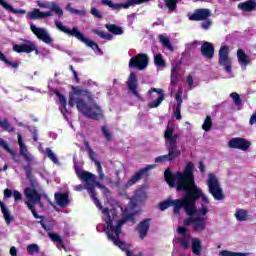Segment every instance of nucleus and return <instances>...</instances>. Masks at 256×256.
I'll list each match as a JSON object with an SVG mask.
<instances>
[{
  "mask_svg": "<svg viewBox=\"0 0 256 256\" xmlns=\"http://www.w3.org/2000/svg\"><path fill=\"white\" fill-rule=\"evenodd\" d=\"M171 207V199L165 200L159 204L160 211H165Z\"/></svg>",
  "mask_w": 256,
  "mask_h": 256,
  "instance_id": "nucleus-54",
  "label": "nucleus"
},
{
  "mask_svg": "<svg viewBox=\"0 0 256 256\" xmlns=\"http://www.w3.org/2000/svg\"><path fill=\"white\" fill-rule=\"evenodd\" d=\"M179 155H181V151L168 149V154L156 157L155 163H167L169 161H173V159H177Z\"/></svg>",
  "mask_w": 256,
  "mask_h": 256,
  "instance_id": "nucleus-23",
  "label": "nucleus"
},
{
  "mask_svg": "<svg viewBox=\"0 0 256 256\" xmlns=\"http://www.w3.org/2000/svg\"><path fill=\"white\" fill-rule=\"evenodd\" d=\"M38 7L40 9H49L50 11H53L55 15H58V17H63V9L57 4L55 1H46V2H41L37 1L36 2Z\"/></svg>",
  "mask_w": 256,
  "mask_h": 256,
  "instance_id": "nucleus-18",
  "label": "nucleus"
},
{
  "mask_svg": "<svg viewBox=\"0 0 256 256\" xmlns=\"http://www.w3.org/2000/svg\"><path fill=\"white\" fill-rule=\"evenodd\" d=\"M28 19H47V17H53L52 11L42 12L38 8H34L33 11L28 12L27 16Z\"/></svg>",
  "mask_w": 256,
  "mask_h": 256,
  "instance_id": "nucleus-24",
  "label": "nucleus"
},
{
  "mask_svg": "<svg viewBox=\"0 0 256 256\" xmlns=\"http://www.w3.org/2000/svg\"><path fill=\"white\" fill-rule=\"evenodd\" d=\"M39 223L43 227L44 231H52L53 230V221L41 220Z\"/></svg>",
  "mask_w": 256,
  "mask_h": 256,
  "instance_id": "nucleus-51",
  "label": "nucleus"
},
{
  "mask_svg": "<svg viewBox=\"0 0 256 256\" xmlns=\"http://www.w3.org/2000/svg\"><path fill=\"white\" fill-rule=\"evenodd\" d=\"M155 167H157V165L150 164L146 166L144 169L140 170V172H142V175H143V173H147V171H151V169H155Z\"/></svg>",
  "mask_w": 256,
  "mask_h": 256,
  "instance_id": "nucleus-63",
  "label": "nucleus"
},
{
  "mask_svg": "<svg viewBox=\"0 0 256 256\" xmlns=\"http://www.w3.org/2000/svg\"><path fill=\"white\" fill-rule=\"evenodd\" d=\"M54 93H55L56 97L59 98V103H60L59 109H60L62 115L65 117V119H67V113H68L67 100H65V96H63L61 93H59V91L56 90Z\"/></svg>",
  "mask_w": 256,
  "mask_h": 256,
  "instance_id": "nucleus-30",
  "label": "nucleus"
},
{
  "mask_svg": "<svg viewBox=\"0 0 256 256\" xmlns=\"http://www.w3.org/2000/svg\"><path fill=\"white\" fill-rule=\"evenodd\" d=\"M238 9L243 11L244 13H251V11L256 10V1L255 0H247L245 2L238 4Z\"/></svg>",
  "mask_w": 256,
  "mask_h": 256,
  "instance_id": "nucleus-25",
  "label": "nucleus"
},
{
  "mask_svg": "<svg viewBox=\"0 0 256 256\" xmlns=\"http://www.w3.org/2000/svg\"><path fill=\"white\" fill-rule=\"evenodd\" d=\"M143 177V172H136L126 183L122 184L119 181L115 182L114 185L118 189H129V187H133L135 183L139 181Z\"/></svg>",
  "mask_w": 256,
  "mask_h": 256,
  "instance_id": "nucleus-20",
  "label": "nucleus"
},
{
  "mask_svg": "<svg viewBox=\"0 0 256 256\" xmlns=\"http://www.w3.org/2000/svg\"><path fill=\"white\" fill-rule=\"evenodd\" d=\"M164 138L167 149H170V151H179V149H177V139H179V135L175 133V126L172 123H168L164 132Z\"/></svg>",
  "mask_w": 256,
  "mask_h": 256,
  "instance_id": "nucleus-12",
  "label": "nucleus"
},
{
  "mask_svg": "<svg viewBox=\"0 0 256 256\" xmlns=\"http://www.w3.org/2000/svg\"><path fill=\"white\" fill-rule=\"evenodd\" d=\"M193 164L189 162L183 172H171V169H166L164 179L169 187H175L177 191H185L190 195L192 208H195V201L201 197L203 203L209 205V196L203 193V190L195 184V174H193Z\"/></svg>",
  "mask_w": 256,
  "mask_h": 256,
  "instance_id": "nucleus-2",
  "label": "nucleus"
},
{
  "mask_svg": "<svg viewBox=\"0 0 256 256\" xmlns=\"http://www.w3.org/2000/svg\"><path fill=\"white\" fill-rule=\"evenodd\" d=\"M211 127H213V121L211 120V116H207L202 125L203 131H211Z\"/></svg>",
  "mask_w": 256,
  "mask_h": 256,
  "instance_id": "nucleus-48",
  "label": "nucleus"
},
{
  "mask_svg": "<svg viewBox=\"0 0 256 256\" xmlns=\"http://www.w3.org/2000/svg\"><path fill=\"white\" fill-rule=\"evenodd\" d=\"M18 145L20 147V155L23 157L24 161H26L27 165L32 166L37 164V158L27 150V146L25 145V142H23L21 134H18Z\"/></svg>",
  "mask_w": 256,
  "mask_h": 256,
  "instance_id": "nucleus-13",
  "label": "nucleus"
},
{
  "mask_svg": "<svg viewBox=\"0 0 256 256\" xmlns=\"http://www.w3.org/2000/svg\"><path fill=\"white\" fill-rule=\"evenodd\" d=\"M89 157L92 161H94L96 165V169H97L100 181H104L105 173L103 172V167H101V163L95 159V152H93V150L89 151Z\"/></svg>",
  "mask_w": 256,
  "mask_h": 256,
  "instance_id": "nucleus-32",
  "label": "nucleus"
},
{
  "mask_svg": "<svg viewBox=\"0 0 256 256\" xmlns=\"http://www.w3.org/2000/svg\"><path fill=\"white\" fill-rule=\"evenodd\" d=\"M0 5L6 9V11H10L11 13H14V15H25L27 11L24 9H15L13 6H11L7 1L5 0H0Z\"/></svg>",
  "mask_w": 256,
  "mask_h": 256,
  "instance_id": "nucleus-34",
  "label": "nucleus"
},
{
  "mask_svg": "<svg viewBox=\"0 0 256 256\" xmlns=\"http://www.w3.org/2000/svg\"><path fill=\"white\" fill-rule=\"evenodd\" d=\"M137 19V14L132 13L127 16L128 25L131 27L133 23H135V20Z\"/></svg>",
  "mask_w": 256,
  "mask_h": 256,
  "instance_id": "nucleus-55",
  "label": "nucleus"
},
{
  "mask_svg": "<svg viewBox=\"0 0 256 256\" xmlns=\"http://www.w3.org/2000/svg\"><path fill=\"white\" fill-rule=\"evenodd\" d=\"M90 13L97 19H101L103 17V14H101V12L99 10H97L96 8H91Z\"/></svg>",
  "mask_w": 256,
  "mask_h": 256,
  "instance_id": "nucleus-56",
  "label": "nucleus"
},
{
  "mask_svg": "<svg viewBox=\"0 0 256 256\" xmlns=\"http://www.w3.org/2000/svg\"><path fill=\"white\" fill-rule=\"evenodd\" d=\"M177 81H178L177 67L173 66L171 69V83L169 87V90L171 91V93L175 91V86L177 85Z\"/></svg>",
  "mask_w": 256,
  "mask_h": 256,
  "instance_id": "nucleus-37",
  "label": "nucleus"
},
{
  "mask_svg": "<svg viewBox=\"0 0 256 256\" xmlns=\"http://www.w3.org/2000/svg\"><path fill=\"white\" fill-rule=\"evenodd\" d=\"M0 209L2 211V215L4 217L6 224L11 225V221H13V215H11V212L9 211V208H7V205H5V203H3L1 200Z\"/></svg>",
  "mask_w": 256,
  "mask_h": 256,
  "instance_id": "nucleus-33",
  "label": "nucleus"
},
{
  "mask_svg": "<svg viewBox=\"0 0 256 256\" xmlns=\"http://www.w3.org/2000/svg\"><path fill=\"white\" fill-rule=\"evenodd\" d=\"M13 197H14V201H21L23 199V195L21 194V192L17 190L13 192Z\"/></svg>",
  "mask_w": 256,
  "mask_h": 256,
  "instance_id": "nucleus-60",
  "label": "nucleus"
},
{
  "mask_svg": "<svg viewBox=\"0 0 256 256\" xmlns=\"http://www.w3.org/2000/svg\"><path fill=\"white\" fill-rule=\"evenodd\" d=\"M68 105L70 107L76 106L77 111L88 119H94L95 121L103 119V108L97 104L89 91L81 87H72Z\"/></svg>",
  "mask_w": 256,
  "mask_h": 256,
  "instance_id": "nucleus-3",
  "label": "nucleus"
},
{
  "mask_svg": "<svg viewBox=\"0 0 256 256\" xmlns=\"http://www.w3.org/2000/svg\"><path fill=\"white\" fill-rule=\"evenodd\" d=\"M154 63L156 67H165V60H163V56L161 54L154 55Z\"/></svg>",
  "mask_w": 256,
  "mask_h": 256,
  "instance_id": "nucleus-50",
  "label": "nucleus"
},
{
  "mask_svg": "<svg viewBox=\"0 0 256 256\" xmlns=\"http://www.w3.org/2000/svg\"><path fill=\"white\" fill-rule=\"evenodd\" d=\"M0 127L4 131H8V133H13L15 131V128L11 126V123L7 119L0 120Z\"/></svg>",
  "mask_w": 256,
  "mask_h": 256,
  "instance_id": "nucleus-40",
  "label": "nucleus"
},
{
  "mask_svg": "<svg viewBox=\"0 0 256 256\" xmlns=\"http://www.w3.org/2000/svg\"><path fill=\"white\" fill-rule=\"evenodd\" d=\"M48 235L54 243H59L58 249H65V245H63V240L61 239V236H59L58 234H53L51 232H48Z\"/></svg>",
  "mask_w": 256,
  "mask_h": 256,
  "instance_id": "nucleus-39",
  "label": "nucleus"
},
{
  "mask_svg": "<svg viewBox=\"0 0 256 256\" xmlns=\"http://www.w3.org/2000/svg\"><path fill=\"white\" fill-rule=\"evenodd\" d=\"M22 46L24 48V53H33V51H35V43L29 40H25Z\"/></svg>",
  "mask_w": 256,
  "mask_h": 256,
  "instance_id": "nucleus-45",
  "label": "nucleus"
},
{
  "mask_svg": "<svg viewBox=\"0 0 256 256\" xmlns=\"http://www.w3.org/2000/svg\"><path fill=\"white\" fill-rule=\"evenodd\" d=\"M206 185L208 186L209 193L215 201H223V199H225V196L223 195V188H221V182H219V178H217L215 174H208Z\"/></svg>",
  "mask_w": 256,
  "mask_h": 256,
  "instance_id": "nucleus-9",
  "label": "nucleus"
},
{
  "mask_svg": "<svg viewBox=\"0 0 256 256\" xmlns=\"http://www.w3.org/2000/svg\"><path fill=\"white\" fill-rule=\"evenodd\" d=\"M8 153H10V155H11L12 159L15 161V163H19L21 161V159L19 158L17 153H15L13 150H10Z\"/></svg>",
  "mask_w": 256,
  "mask_h": 256,
  "instance_id": "nucleus-61",
  "label": "nucleus"
},
{
  "mask_svg": "<svg viewBox=\"0 0 256 256\" xmlns=\"http://www.w3.org/2000/svg\"><path fill=\"white\" fill-rule=\"evenodd\" d=\"M54 23L58 31H61L62 33L69 35V37H75L76 39H78V41H81V43H84L86 47H90V49L95 51L96 55H103V51H101V48H99V45H97V43L93 42L92 40H89L88 38H86L85 35H83L77 27H73L71 29L63 25V22L59 20H55Z\"/></svg>",
  "mask_w": 256,
  "mask_h": 256,
  "instance_id": "nucleus-5",
  "label": "nucleus"
},
{
  "mask_svg": "<svg viewBox=\"0 0 256 256\" xmlns=\"http://www.w3.org/2000/svg\"><path fill=\"white\" fill-rule=\"evenodd\" d=\"M0 61H4L6 65H8L9 67H13L14 69H17V67H19V64L17 62H11L7 60L5 54H3L2 52H0Z\"/></svg>",
  "mask_w": 256,
  "mask_h": 256,
  "instance_id": "nucleus-49",
  "label": "nucleus"
},
{
  "mask_svg": "<svg viewBox=\"0 0 256 256\" xmlns=\"http://www.w3.org/2000/svg\"><path fill=\"white\" fill-rule=\"evenodd\" d=\"M0 147H3V149H5V151H7L8 153L11 151L9 144H7V142L2 138H0Z\"/></svg>",
  "mask_w": 256,
  "mask_h": 256,
  "instance_id": "nucleus-57",
  "label": "nucleus"
},
{
  "mask_svg": "<svg viewBox=\"0 0 256 256\" xmlns=\"http://www.w3.org/2000/svg\"><path fill=\"white\" fill-rule=\"evenodd\" d=\"M237 58H238L239 64L241 65V68L246 69L247 65H249V57L247 56V54H245L243 50H238Z\"/></svg>",
  "mask_w": 256,
  "mask_h": 256,
  "instance_id": "nucleus-36",
  "label": "nucleus"
},
{
  "mask_svg": "<svg viewBox=\"0 0 256 256\" xmlns=\"http://www.w3.org/2000/svg\"><path fill=\"white\" fill-rule=\"evenodd\" d=\"M95 35H98V37H101V39H106L107 41H113V35L103 32L102 30L99 29H94L92 30Z\"/></svg>",
  "mask_w": 256,
  "mask_h": 256,
  "instance_id": "nucleus-41",
  "label": "nucleus"
},
{
  "mask_svg": "<svg viewBox=\"0 0 256 256\" xmlns=\"http://www.w3.org/2000/svg\"><path fill=\"white\" fill-rule=\"evenodd\" d=\"M28 209L31 211L33 217H35V219H41V216H39V214H37V211H35V206H30L28 207Z\"/></svg>",
  "mask_w": 256,
  "mask_h": 256,
  "instance_id": "nucleus-64",
  "label": "nucleus"
},
{
  "mask_svg": "<svg viewBox=\"0 0 256 256\" xmlns=\"http://www.w3.org/2000/svg\"><path fill=\"white\" fill-rule=\"evenodd\" d=\"M13 51L16 53H25V49L23 48V45L16 44L13 46Z\"/></svg>",
  "mask_w": 256,
  "mask_h": 256,
  "instance_id": "nucleus-58",
  "label": "nucleus"
},
{
  "mask_svg": "<svg viewBox=\"0 0 256 256\" xmlns=\"http://www.w3.org/2000/svg\"><path fill=\"white\" fill-rule=\"evenodd\" d=\"M230 98L232 99V101H234V105H236L237 107L241 105V96H239L237 92H232L230 94Z\"/></svg>",
  "mask_w": 256,
  "mask_h": 256,
  "instance_id": "nucleus-53",
  "label": "nucleus"
},
{
  "mask_svg": "<svg viewBox=\"0 0 256 256\" xmlns=\"http://www.w3.org/2000/svg\"><path fill=\"white\" fill-rule=\"evenodd\" d=\"M234 217L236 221L243 223L245 221H249L251 219V215L249 214V210L246 209H237L234 213Z\"/></svg>",
  "mask_w": 256,
  "mask_h": 256,
  "instance_id": "nucleus-26",
  "label": "nucleus"
},
{
  "mask_svg": "<svg viewBox=\"0 0 256 256\" xmlns=\"http://www.w3.org/2000/svg\"><path fill=\"white\" fill-rule=\"evenodd\" d=\"M219 65L227 74L228 79L234 77L233 59L229 57V47L227 46H222L219 50Z\"/></svg>",
  "mask_w": 256,
  "mask_h": 256,
  "instance_id": "nucleus-10",
  "label": "nucleus"
},
{
  "mask_svg": "<svg viewBox=\"0 0 256 256\" xmlns=\"http://www.w3.org/2000/svg\"><path fill=\"white\" fill-rule=\"evenodd\" d=\"M181 88H179L178 93L175 95L176 107L174 109L175 118L181 120V105L183 104V99L181 98Z\"/></svg>",
  "mask_w": 256,
  "mask_h": 256,
  "instance_id": "nucleus-29",
  "label": "nucleus"
},
{
  "mask_svg": "<svg viewBox=\"0 0 256 256\" xmlns=\"http://www.w3.org/2000/svg\"><path fill=\"white\" fill-rule=\"evenodd\" d=\"M102 134L106 141H111L113 139V134H111V130H109V127L102 126Z\"/></svg>",
  "mask_w": 256,
  "mask_h": 256,
  "instance_id": "nucleus-52",
  "label": "nucleus"
},
{
  "mask_svg": "<svg viewBox=\"0 0 256 256\" xmlns=\"http://www.w3.org/2000/svg\"><path fill=\"white\" fill-rule=\"evenodd\" d=\"M176 237L184 249H187V247L191 245L192 253H194V255H201V251H203V242L199 238H191V234L187 228L179 227Z\"/></svg>",
  "mask_w": 256,
  "mask_h": 256,
  "instance_id": "nucleus-7",
  "label": "nucleus"
},
{
  "mask_svg": "<svg viewBox=\"0 0 256 256\" xmlns=\"http://www.w3.org/2000/svg\"><path fill=\"white\" fill-rule=\"evenodd\" d=\"M164 3L167 9L171 13H174V11H177V3H179V0H164Z\"/></svg>",
  "mask_w": 256,
  "mask_h": 256,
  "instance_id": "nucleus-42",
  "label": "nucleus"
},
{
  "mask_svg": "<svg viewBox=\"0 0 256 256\" xmlns=\"http://www.w3.org/2000/svg\"><path fill=\"white\" fill-rule=\"evenodd\" d=\"M23 169L26 172L27 179H31V177H32V174H31L32 168H31V166L26 165V166L23 167Z\"/></svg>",
  "mask_w": 256,
  "mask_h": 256,
  "instance_id": "nucleus-59",
  "label": "nucleus"
},
{
  "mask_svg": "<svg viewBox=\"0 0 256 256\" xmlns=\"http://www.w3.org/2000/svg\"><path fill=\"white\" fill-rule=\"evenodd\" d=\"M211 25H213V22H211V20H206L204 22H202V29H210Z\"/></svg>",
  "mask_w": 256,
  "mask_h": 256,
  "instance_id": "nucleus-62",
  "label": "nucleus"
},
{
  "mask_svg": "<svg viewBox=\"0 0 256 256\" xmlns=\"http://www.w3.org/2000/svg\"><path fill=\"white\" fill-rule=\"evenodd\" d=\"M26 251L28 255H35V253H39L40 248L38 244L33 243L27 246Z\"/></svg>",
  "mask_w": 256,
  "mask_h": 256,
  "instance_id": "nucleus-47",
  "label": "nucleus"
},
{
  "mask_svg": "<svg viewBox=\"0 0 256 256\" xmlns=\"http://www.w3.org/2000/svg\"><path fill=\"white\" fill-rule=\"evenodd\" d=\"M219 256H249V253L243 252H231L229 250H222L218 254Z\"/></svg>",
  "mask_w": 256,
  "mask_h": 256,
  "instance_id": "nucleus-43",
  "label": "nucleus"
},
{
  "mask_svg": "<svg viewBox=\"0 0 256 256\" xmlns=\"http://www.w3.org/2000/svg\"><path fill=\"white\" fill-rule=\"evenodd\" d=\"M186 193L187 194L183 198L175 200L171 199V207H173V213H175V215H179L181 209H184L189 217L195 213V208L191 202V196L189 195V192Z\"/></svg>",
  "mask_w": 256,
  "mask_h": 256,
  "instance_id": "nucleus-8",
  "label": "nucleus"
},
{
  "mask_svg": "<svg viewBox=\"0 0 256 256\" xmlns=\"http://www.w3.org/2000/svg\"><path fill=\"white\" fill-rule=\"evenodd\" d=\"M149 1L151 0H128L125 3H114L112 0H101V3L112 11H121V9H129V7H135V5L149 3Z\"/></svg>",
  "mask_w": 256,
  "mask_h": 256,
  "instance_id": "nucleus-11",
  "label": "nucleus"
},
{
  "mask_svg": "<svg viewBox=\"0 0 256 256\" xmlns=\"http://www.w3.org/2000/svg\"><path fill=\"white\" fill-rule=\"evenodd\" d=\"M75 172L77 177L80 178V180L83 181V183H86L87 185L86 187L81 184L76 185L74 187L75 191H83V189H86L88 193H90V197L94 201V204L96 205V207H98V209H100L101 211H103V209H107L103 208V206L99 202V199H97V196L95 194V187L101 189L105 195L109 193V189L101 185V183L95 181V175L93 173L79 170L77 166H75Z\"/></svg>",
  "mask_w": 256,
  "mask_h": 256,
  "instance_id": "nucleus-4",
  "label": "nucleus"
},
{
  "mask_svg": "<svg viewBox=\"0 0 256 256\" xmlns=\"http://www.w3.org/2000/svg\"><path fill=\"white\" fill-rule=\"evenodd\" d=\"M106 29H108L110 33H113V35H123V33H125L122 27L115 24H106Z\"/></svg>",
  "mask_w": 256,
  "mask_h": 256,
  "instance_id": "nucleus-38",
  "label": "nucleus"
},
{
  "mask_svg": "<svg viewBox=\"0 0 256 256\" xmlns=\"http://www.w3.org/2000/svg\"><path fill=\"white\" fill-rule=\"evenodd\" d=\"M202 55L206 57V59H212L213 55L215 54V48L213 44L209 42H204L201 47Z\"/></svg>",
  "mask_w": 256,
  "mask_h": 256,
  "instance_id": "nucleus-27",
  "label": "nucleus"
},
{
  "mask_svg": "<svg viewBox=\"0 0 256 256\" xmlns=\"http://www.w3.org/2000/svg\"><path fill=\"white\" fill-rule=\"evenodd\" d=\"M207 213H209V208L205 205H201L200 208L194 209V213L184 220V225H192L196 233H202L207 229Z\"/></svg>",
  "mask_w": 256,
  "mask_h": 256,
  "instance_id": "nucleus-6",
  "label": "nucleus"
},
{
  "mask_svg": "<svg viewBox=\"0 0 256 256\" xmlns=\"http://www.w3.org/2000/svg\"><path fill=\"white\" fill-rule=\"evenodd\" d=\"M159 40L162 43V45L164 47H166V49H168V51H173V46L171 45V40H169V38H167V36L160 35Z\"/></svg>",
  "mask_w": 256,
  "mask_h": 256,
  "instance_id": "nucleus-44",
  "label": "nucleus"
},
{
  "mask_svg": "<svg viewBox=\"0 0 256 256\" xmlns=\"http://www.w3.org/2000/svg\"><path fill=\"white\" fill-rule=\"evenodd\" d=\"M127 86L132 95L136 97L137 101H144L143 96H141V94H139V90H137V76L135 75L134 72L130 73V76L127 81Z\"/></svg>",
  "mask_w": 256,
  "mask_h": 256,
  "instance_id": "nucleus-17",
  "label": "nucleus"
},
{
  "mask_svg": "<svg viewBox=\"0 0 256 256\" xmlns=\"http://www.w3.org/2000/svg\"><path fill=\"white\" fill-rule=\"evenodd\" d=\"M151 220L146 219L142 222H140L139 226H138V233H139V237L140 239H145V237H147V233L149 231V223Z\"/></svg>",
  "mask_w": 256,
  "mask_h": 256,
  "instance_id": "nucleus-31",
  "label": "nucleus"
},
{
  "mask_svg": "<svg viewBox=\"0 0 256 256\" xmlns=\"http://www.w3.org/2000/svg\"><path fill=\"white\" fill-rule=\"evenodd\" d=\"M55 199L59 207H67L71 201L69 200V194L67 193H56Z\"/></svg>",
  "mask_w": 256,
  "mask_h": 256,
  "instance_id": "nucleus-28",
  "label": "nucleus"
},
{
  "mask_svg": "<svg viewBox=\"0 0 256 256\" xmlns=\"http://www.w3.org/2000/svg\"><path fill=\"white\" fill-rule=\"evenodd\" d=\"M231 149H240L241 151H247L251 147V142L243 138H233L228 143Z\"/></svg>",
  "mask_w": 256,
  "mask_h": 256,
  "instance_id": "nucleus-19",
  "label": "nucleus"
},
{
  "mask_svg": "<svg viewBox=\"0 0 256 256\" xmlns=\"http://www.w3.org/2000/svg\"><path fill=\"white\" fill-rule=\"evenodd\" d=\"M149 65V56L147 54H138L135 57H132L129 61V67L143 71L147 69Z\"/></svg>",
  "mask_w": 256,
  "mask_h": 256,
  "instance_id": "nucleus-14",
  "label": "nucleus"
},
{
  "mask_svg": "<svg viewBox=\"0 0 256 256\" xmlns=\"http://www.w3.org/2000/svg\"><path fill=\"white\" fill-rule=\"evenodd\" d=\"M66 11H69V13H72V15H86V11L85 10H77L75 8H72L71 3H68L66 6Z\"/></svg>",
  "mask_w": 256,
  "mask_h": 256,
  "instance_id": "nucleus-46",
  "label": "nucleus"
},
{
  "mask_svg": "<svg viewBox=\"0 0 256 256\" xmlns=\"http://www.w3.org/2000/svg\"><path fill=\"white\" fill-rule=\"evenodd\" d=\"M151 93H157L158 98L156 100L151 101L148 105L150 109H155L165 101V94H163V90L159 88H152L148 91V95H151Z\"/></svg>",
  "mask_w": 256,
  "mask_h": 256,
  "instance_id": "nucleus-21",
  "label": "nucleus"
},
{
  "mask_svg": "<svg viewBox=\"0 0 256 256\" xmlns=\"http://www.w3.org/2000/svg\"><path fill=\"white\" fill-rule=\"evenodd\" d=\"M30 29L34 35L46 45H51L53 43V37L49 34V31L46 28L37 27L35 24L30 25Z\"/></svg>",
  "mask_w": 256,
  "mask_h": 256,
  "instance_id": "nucleus-15",
  "label": "nucleus"
},
{
  "mask_svg": "<svg viewBox=\"0 0 256 256\" xmlns=\"http://www.w3.org/2000/svg\"><path fill=\"white\" fill-rule=\"evenodd\" d=\"M24 196L28 201L25 202L27 207H35L37 203H41V194L37 193L34 188H26L24 190Z\"/></svg>",
  "mask_w": 256,
  "mask_h": 256,
  "instance_id": "nucleus-16",
  "label": "nucleus"
},
{
  "mask_svg": "<svg viewBox=\"0 0 256 256\" xmlns=\"http://www.w3.org/2000/svg\"><path fill=\"white\" fill-rule=\"evenodd\" d=\"M143 201H147V188L140 187L135 191L127 208L124 210L122 208V213L124 215L123 219L119 220L115 208L102 210V218L106 223L104 232L106 233L108 240L112 241V243H114L116 247H119L121 251H125L127 256H131V251H129V244H125V242L119 240V237L121 236V227L125 225L126 221H133L135 214L139 213V207H137V205L143 203Z\"/></svg>",
  "mask_w": 256,
  "mask_h": 256,
  "instance_id": "nucleus-1",
  "label": "nucleus"
},
{
  "mask_svg": "<svg viewBox=\"0 0 256 256\" xmlns=\"http://www.w3.org/2000/svg\"><path fill=\"white\" fill-rule=\"evenodd\" d=\"M211 17V10L209 9H198L192 15H190V21H205Z\"/></svg>",
  "mask_w": 256,
  "mask_h": 256,
  "instance_id": "nucleus-22",
  "label": "nucleus"
},
{
  "mask_svg": "<svg viewBox=\"0 0 256 256\" xmlns=\"http://www.w3.org/2000/svg\"><path fill=\"white\" fill-rule=\"evenodd\" d=\"M39 151L41 153H45L48 159L54 163V165H61V162H59V158L57 157V154L51 148H46L45 151H43L42 148H39Z\"/></svg>",
  "mask_w": 256,
  "mask_h": 256,
  "instance_id": "nucleus-35",
  "label": "nucleus"
}]
</instances>
